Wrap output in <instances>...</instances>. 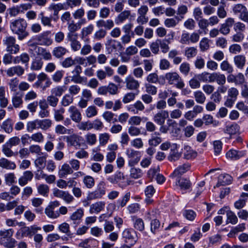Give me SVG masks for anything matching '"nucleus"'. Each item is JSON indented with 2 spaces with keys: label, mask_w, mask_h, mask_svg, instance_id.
Here are the masks:
<instances>
[{
  "label": "nucleus",
  "mask_w": 248,
  "mask_h": 248,
  "mask_svg": "<svg viewBox=\"0 0 248 248\" xmlns=\"http://www.w3.org/2000/svg\"><path fill=\"white\" fill-rule=\"evenodd\" d=\"M28 23L25 19L19 18L10 23V28L14 34L17 35L19 40H23L29 35L27 31Z\"/></svg>",
  "instance_id": "nucleus-1"
},
{
  "label": "nucleus",
  "mask_w": 248,
  "mask_h": 248,
  "mask_svg": "<svg viewBox=\"0 0 248 248\" xmlns=\"http://www.w3.org/2000/svg\"><path fill=\"white\" fill-rule=\"evenodd\" d=\"M14 233L12 229L0 231V244L7 248H14L16 241L12 237Z\"/></svg>",
  "instance_id": "nucleus-2"
},
{
  "label": "nucleus",
  "mask_w": 248,
  "mask_h": 248,
  "mask_svg": "<svg viewBox=\"0 0 248 248\" xmlns=\"http://www.w3.org/2000/svg\"><path fill=\"white\" fill-rule=\"evenodd\" d=\"M122 237L123 241L128 245L127 247L131 248L138 241L137 232L132 228L125 229L122 232Z\"/></svg>",
  "instance_id": "nucleus-3"
},
{
  "label": "nucleus",
  "mask_w": 248,
  "mask_h": 248,
  "mask_svg": "<svg viewBox=\"0 0 248 248\" xmlns=\"http://www.w3.org/2000/svg\"><path fill=\"white\" fill-rule=\"evenodd\" d=\"M165 78L170 85H173L178 89H182L185 86L183 80L179 75L175 72L167 73Z\"/></svg>",
  "instance_id": "nucleus-4"
},
{
  "label": "nucleus",
  "mask_w": 248,
  "mask_h": 248,
  "mask_svg": "<svg viewBox=\"0 0 248 248\" xmlns=\"http://www.w3.org/2000/svg\"><path fill=\"white\" fill-rule=\"evenodd\" d=\"M3 43L6 46V50L10 54H16L19 52L20 46L16 44L15 37H5L3 40Z\"/></svg>",
  "instance_id": "nucleus-5"
},
{
  "label": "nucleus",
  "mask_w": 248,
  "mask_h": 248,
  "mask_svg": "<svg viewBox=\"0 0 248 248\" xmlns=\"http://www.w3.org/2000/svg\"><path fill=\"white\" fill-rule=\"evenodd\" d=\"M107 180L111 183L117 184L121 187H124L130 185L131 181L125 180V177L121 172H117L115 174L108 177Z\"/></svg>",
  "instance_id": "nucleus-6"
},
{
  "label": "nucleus",
  "mask_w": 248,
  "mask_h": 248,
  "mask_svg": "<svg viewBox=\"0 0 248 248\" xmlns=\"http://www.w3.org/2000/svg\"><path fill=\"white\" fill-rule=\"evenodd\" d=\"M37 81L33 85L35 88H40L44 91L52 84V81L49 77L44 72L40 73L37 76Z\"/></svg>",
  "instance_id": "nucleus-7"
},
{
  "label": "nucleus",
  "mask_w": 248,
  "mask_h": 248,
  "mask_svg": "<svg viewBox=\"0 0 248 248\" xmlns=\"http://www.w3.org/2000/svg\"><path fill=\"white\" fill-rule=\"evenodd\" d=\"M125 154L128 159V165L129 167L134 166L139 163L140 159V152L132 148L126 149Z\"/></svg>",
  "instance_id": "nucleus-8"
},
{
  "label": "nucleus",
  "mask_w": 248,
  "mask_h": 248,
  "mask_svg": "<svg viewBox=\"0 0 248 248\" xmlns=\"http://www.w3.org/2000/svg\"><path fill=\"white\" fill-rule=\"evenodd\" d=\"M50 33V31H46L36 36L35 39L37 42V44L41 46H50L53 43V40Z\"/></svg>",
  "instance_id": "nucleus-9"
},
{
  "label": "nucleus",
  "mask_w": 248,
  "mask_h": 248,
  "mask_svg": "<svg viewBox=\"0 0 248 248\" xmlns=\"http://www.w3.org/2000/svg\"><path fill=\"white\" fill-rule=\"evenodd\" d=\"M53 194L55 197L62 199L67 203H70L74 200V197L67 191L55 188L53 190Z\"/></svg>",
  "instance_id": "nucleus-10"
},
{
  "label": "nucleus",
  "mask_w": 248,
  "mask_h": 248,
  "mask_svg": "<svg viewBox=\"0 0 248 248\" xmlns=\"http://www.w3.org/2000/svg\"><path fill=\"white\" fill-rule=\"evenodd\" d=\"M66 141L68 146H73L76 149H78L81 145V142L83 141V138L80 136L73 134L70 136H66Z\"/></svg>",
  "instance_id": "nucleus-11"
},
{
  "label": "nucleus",
  "mask_w": 248,
  "mask_h": 248,
  "mask_svg": "<svg viewBox=\"0 0 248 248\" xmlns=\"http://www.w3.org/2000/svg\"><path fill=\"white\" fill-rule=\"evenodd\" d=\"M247 154L246 150H237L232 149L226 153V156L230 160L236 161L246 156Z\"/></svg>",
  "instance_id": "nucleus-12"
},
{
  "label": "nucleus",
  "mask_w": 248,
  "mask_h": 248,
  "mask_svg": "<svg viewBox=\"0 0 248 248\" xmlns=\"http://www.w3.org/2000/svg\"><path fill=\"white\" fill-rule=\"evenodd\" d=\"M48 9L53 11L54 20L57 21L59 18V13L61 10H67L64 3H51L48 7Z\"/></svg>",
  "instance_id": "nucleus-13"
},
{
  "label": "nucleus",
  "mask_w": 248,
  "mask_h": 248,
  "mask_svg": "<svg viewBox=\"0 0 248 248\" xmlns=\"http://www.w3.org/2000/svg\"><path fill=\"white\" fill-rule=\"evenodd\" d=\"M124 82L126 88L129 90H137L140 87V82L131 76H127Z\"/></svg>",
  "instance_id": "nucleus-14"
},
{
  "label": "nucleus",
  "mask_w": 248,
  "mask_h": 248,
  "mask_svg": "<svg viewBox=\"0 0 248 248\" xmlns=\"http://www.w3.org/2000/svg\"><path fill=\"white\" fill-rule=\"evenodd\" d=\"M169 117V112L162 110L156 113L153 117L154 121L158 125L164 124L166 119Z\"/></svg>",
  "instance_id": "nucleus-15"
},
{
  "label": "nucleus",
  "mask_w": 248,
  "mask_h": 248,
  "mask_svg": "<svg viewBox=\"0 0 248 248\" xmlns=\"http://www.w3.org/2000/svg\"><path fill=\"white\" fill-rule=\"evenodd\" d=\"M71 119L76 123H79L82 119L81 114L79 110L74 106H70L68 110Z\"/></svg>",
  "instance_id": "nucleus-16"
},
{
  "label": "nucleus",
  "mask_w": 248,
  "mask_h": 248,
  "mask_svg": "<svg viewBox=\"0 0 248 248\" xmlns=\"http://www.w3.org/2000/svg\"><path fill=\"white\" fill-rule=\"evenodd\" d=\"M182 153L178 150V145L176 143L172 144L168 159L170 161H175L178 160L181 156Z\"/></svg>",
  "instance_id": "nucleus-17"
},
{
  "label": "nucleus",
  "mask_w": 248,
  "mask_h": 248,
  "mask_svg": "<svg viewBox=\"0 0 248 248\" xmlns=\"http://www.w3.org/2000/svg\"><path fill=\"white\" fill-rule=\"evenodd\" d=\"M104 69L105 70L100 69L96 72V76L100 80L105 79L107 77H111L114 74V70L110 67L105 66Z\"/></svg>",
  "instance_id": "nucleus-18"
},
{
  "label": "nucleus",
  "mask_w": 248,
  "mask_h": 248,
  "mask_svg": "<svg viewBox=\"0 0 248 248\" xmlns=\"http://www.w3.org/2000/svg\"><path fill=\"white\" fill-rule=\"evenodd\" d=\"M240 130L239 126L236 123H233L231 124L227 125L224 128L223 131L225 134L229 135V137H227L228 139H231L232 136L238 132Z\"/></svg>",
  "instance_id": "nucleus-19"
},
{
  "label": "nucleus",
  "mask_w": 248,
  "mask_h": 248,
  "mask_svg": "<svg viewBox=\"0 0 248 248\" xmlns=\"http://www.w3.org/2000/svg\"><path fill=\"white\" fill-rule=\"evenodd\" d=\"M83 216L84 210L81 208H79L71 215L69 218L73 222V224L77 225L80 222Z\"/></svg>",
  "instance_id": "nucleus-20"
},
{
  "label": "nucleus",
  "mask_w": 248,
  "mask_h": 248,
  "mask_svg": "<svg viewBox=\"0 0 248 248\" xmlns=\"http://www.w3.org/2000/svg\"><path fill=\"white\" fill-rule=\"evenodd\" d=\"M24 71L25 70L22 66L16 65L8 68L6 71V73L7 75L9 77H13L15 75H17L19 77L24 73Z\"/></svg>",
  "instance_id": "nucleus-21"
},
{
  "label": "nucleus",
  "mask_w": 248,
  "mask_h": 248,
  "mask_svg": "<svg viewBox=\"0 0 248 248\" xmlns=\"http://www.w3.org/2000/svg\"><path fill=\"white\" fill-rule=\"evenodd\" d=\"M105 206L104 201L97 202L90 205L89 212L91 214H98L105 209Z\"/></svg>",
  "instance_id": "nucleus-22"
},
{
  "label": "nucleus",
  "mask_w": 248,
  "mask_h": 248,
  "mask_svg": "<svg viewBox=\"0 0 248 248\" xmlns=\"http://www.w3.org/2000/svg\"><path fill=\"white\" fill-rule=\"evenodd\" d=\"M73 172L74 171L72 170L70 165L64 163L59 168L58 175L60 178H64L68 175L73 174Z\"/></svg>",
  "instance_id": "nucleus-23"
},
{
  "label": "nucleus",
  "mask_w": 248,
  "mask_h": 248,
  "mask_svg": "<svg viewBox=\"0 0 248 248\" xmlns=\"http://www.w3.org/2000/svg\"><path fill=\"white\" fill-rule=\"evenodd\" d=\"M33 177V173L30 170H27L23 172V175L18 179V184L23 186L27 185L28 182L31 181Z\"/></svg>",
  "instance_id": "nucleus-24"
},
{
  "label": "nucleus",
  "mask_w": 248,
  "mask_h": 248,
  "mask_svg": "<svg viewBox=\"0 0 248 248\" xmlns=\"http://www.w3.org/2000/svg\"><path fill=\"white\" fill-rule=\"evenodd\" d=\"M67 40L70 43V46L72 50L74 51H78L80 49L81 45L80 42L78 41V35L66 37Z\"/></svg>",
  "instance_id": "nucleus-25"
},
{
  "label": "nucleus",
  "mask_w": 248,
  "mask_h": 248,
  "mask_svg": "<svg viewBox=\"0 0 248 248\" xmlns=\"http://www.w3.org/2000/svg\"><path fill=\"white\" fill-rule=\"evenodd\" d=\"M48 155L46 153H44L41 155L37 156L34 160L35 166L39 169H43L46 166V158Z\"/></svg>",
  "instance_id": "nucleus-26"
},
{
  "label": "nucleus",
  "mask_w": 248,
  "mask_h": 248,
  "mask_svg": "<svg viewBox=\"0 0 248 248\" xmlns=\"http://www.w3.org/2000/svg\"><path fill=\"white\" fill-rule=\"evenodd\" d=\"M96 25L98 28H104L105 30H109L114 26V22L111 19L104 20L100 19L96 21Z\"/></svg>",
  "instance_id": "nucleus-27"
},
{
  "label": "nucleus",
  "mask_w": 248,
  "mask_h": 248,
  "mask_svg": "<svg viewBox=\"0 0 248 248\" xmlns=\"http://www.w3.org/2000/svg\"><path fill=\"white\" fill-rule=\"evenodd\" d=\"M30 59L29 55L28 53L24 52L22 53L20 55L15 57L13 59V62L15 64H18L21 62L22 64H25L27 65L28 64Z\"/></svg>",
  "instance_id": "nucleus-28"
},
{
  "label": "nucleus",
  "mask_w": 248,
  "mask_h": 248,
  "mask_svg": "<svg viewBox=\"0 0 248 248\" xmlns=\"http://www.w3.org/2000/svg\"><path fill=\"white\" fill-rule=\"evenodd\" d=\"M154 212H149L147 213V218L150 219L152 220L151 222V231L154 233H155L156 231L159 229L160 224V222L158 220L156 219H153V217H152V215H153Z\"/></svg>",
  "instance_id": "nucleus-29"
},
{
  "label": "nucleus",
  "mask_w": 248,
  "mask_h": 248,
  "mask_svg": "<svg viewBox=\"0 0 248 248\" xmlns=\"http://www.w3.org/2000/svg\"><path fill=\"white\" fill-rule=\"evenodd\" d=\"M226 81L225 76L218 72L212 73L211 83L216 82L218 85L225 84Z\"/></svg>",
  "instance_id": "nucleus-30"
},
{
  "label": "nucleus",
  "mask_w": 248,
  "mask_h": 248,
  "mask_svg": "<svg viewBox=\"0 0 248 248\" xmlns=\"http://www.w3.org/2000/svg\"><path fill=\"white\" fill-rule=\"evenodd\" d=\"M67 25L68 26V32L67 34L66 37L68 36H72L78 35V33H76V31L80 28V26L78 23H75L74 20H71Z\"/></svg>",
  "instance_id": "nucleus-31"
},
{
  "label": "nucleus",
  "mask_w": 248,
  "mask_h": 248,
  "mask_svg": "<svg viewBox=\"0 0 248 248\" xmlns=\"http://www.w3.org/2000/svg\"><path fill=\"white\" fill-rule=\"evenodd\" d=\"M190 168V165L189 163H185L179 166L173 171L171 174L172 176L176 177L179 175H181L184 173L188 171Z\"/></svg>",
  "instance_id": "nucleus-32"
},
{
  "label": "nucleus",
  "mask_w": 248,
  "mask_h": 248,
  "mask_svg": "<svg viewBox=\"0 0 248 248\" xmlns=\"http://www.w3.org/2000/svg\"><path fill=\"white\" fill-rule=\"evenodd\" d=\"M197 155V153L188 145H185L184 147V157L186 159H191L195 158Z\"/></svg>",
  "instance_id": "nucleus-33"
},
{
  "label": "nucleus",
  "mask_w": 248,
  "mask_h": 248,
  "mask_svg": "<svg viewBox=\"0 0 248 248\" xmlns=\"http://www.w3.org/2000/svg\"><path fill=\"white\" fill-rule=\"evenodd\" d=\"M68 52L66 48L62 46L55 47L52 50L53 55L57 59L63 57Z\"/></svg>",
  "instance_id": "nucleus-34"
},
{
  "label": "nucleus",
  "mask_w": 248,
  "mask_h": 248,
  "mask_svg": "<svg viewBox=\"0 0 248 248\" xmlns=\"http://www.w3.org/2000/svg\"><path fill=\"white\" fill-rule=\"evenodd\" d=\"M0 167L7 170H15L16 168V165L14 162L5 158H1L0 159Z\"/></svg>",
  "instance_id": "nucleus-35"
},
{
  "label": "nucleus",
  "mask_w": 248,
  "mask_h": 248,
  "mask_svg": "<svg viewBox=\"0 0 248 248\" xmlns=\"http://www.w3.org/2000/svg\"><path fill=\"white\" fill-rule=\"evenodd\" d=\"M131 197V193L130 192H126L124 195L116 201L117 206L119 208L124 207Z\"/></svg>",
  "instance_id": "nucleus-36"
},
{
  "label": "nucleus",
  "mask_w": 248,
  "mask_h": 248,
  "mask_svg": "<svg viewBox=\"0 0 248 248\" xmlns=\"http://www.w3.org/2000/svg\"><path fill=\"white\" fill-rule=\"evenodd\" d=\"M246 62V57L243 55H238L234 57V64L239 69H243L245 65Z\"/></svg>",
  "instance_id": "nucleus-37"
},
{
  "label": "nucleus",
  "mask_w": 248,
  "mask_h": 248,
  "mask_svg": "<svg viewBox=\"0 0 248 248\" xmlns=\"http://www.w3.org/2000/svg\"><path fill=\"white\" fill-rule=\"evenodd\" d=\"M176 185L180 187L181 190H185L189 189L191 186L190 181L186 178H180L176 182Z\"/></svg>",
  "instance_id": "nucleus-38"
},
{
  "label": "nucleus",
  "mask_w": 248,
  "mask_h": 248,
  "mask_svg": "<svg viewBox=\"0 0 248 248\" xmlns=\"http://www.w3.org/2000/svg\"><path fill=\"white\" fill-rule=\"evenodd\" d=\"M12 102L15 108H20L23 104L22 95L18 93H16L12 97Z\"/></svg>",
  "instance_id": "nucleus-39"
},
{
  "label": "nucleus",
  "mask_w": 248,
  "mask_h": 248,
  "mask_svg": "<svg viewBox=\"0 0 248 248\" xmlns=\"http://www.w3.org/2000/svg\"><path fill=\"white\" fill-rule=\"evenodd\" d=\"M248 198V194L246 193H243L241 195L240 198L234 202V207L237 209L243 208L246 204V202Z\"/></svg>",
  "instance_id": "nucleus-40"
},
{
  "label": "nucleus",
  "mask_w": 248,
  "mask_h": 248,
  "mask_svg": "<svg viewBox=\"0 0 248 248\" xmlns=\"http://www.w3.org/2000/svg\"><path fill=\"white\" fill-rule=\"evenodd\" d=\"M106 46L108 49L112 52L113 50H116L118 46H121V44L116 40L108 39L107 41Z\"/></svg>",
  "instance_id": "nucleus-41"
},
{
  "label": "nucleus",
  "mask_w": 248,
  "mask_h": 248,
  "mask_svg": "<svg viewBox=\"0 0 248 248\" xmlns=\"http://www.w3.org/2000/svg\"><path fill=\"white\" fill-rule=\"evenodd\" d=\"M131 12L129 10H124L116 18L115 22L118 24L123 23L129 18Z\"/></svg>",
  "instance_id": "nucleus-42"
},
{
  "label": "nucleus",
  "mask_w": 248,
  "mask_h": 248,
  "mask_svg": "<svg viewBox=\"0 0 248 248\" xmlns=\"http://www.w3.org/2000/svg\"><path fill=\"white\" fill-rule=\"evenodd\" d=\"M8 104V100L5 97V87H0V107L2 108H6Z\"/></svg>",
  "instance_id": "nucleus-43"
},
{
  "label": "nucleus",
  "mask_w": 248,
  "mask_h": 248,
  "mask_svg": "<svg viewBox=\"0 0 248 248\" xmlns=\"http://www.w3.org/2000/svg\"><path fill=\"white\" fill-rule=\"evenodd\" d=\"M43 64L44 62L41 58H35L31 62V69L33 71H39L42 69Z\"/></svg>",
  "instance_id": "nucleus-44"
},
{
  "label": "nucleus",
  "mask_w": 248,
  "mask_h": 248,
  "mask_svg": "<svg viewBox=\"0 0 248 248\" xmlns=\"http://www.w3.org/2000/svg\"><path fill=\"white\" fill-rule=\"evenodd\" d=\"M26 236H30L29 227H21L16 234V237L17 239H21Z\"/></svg>",
  "instance_id": "nucleus-45"
},
{
  "label": "nucleus",
  "mask_w": 248,
  "mask_h": 248,
  "mask_svg": "<svg viewBox=\"0 0 248 248\" xmlns=\"http://www.w3.org/2000/svg\"><path fill=\"white\" fill-rule=\"evenodd\" d=\"M132 220L133 221V226L135 229L140 232H142L144 230V223L141 218L133 217Z\"/></svg>",
  "instance_id": "nucleus-46"
},
{
  "label": "nucleus",
  "mask_w": 248,
  "mask_h": 248,
  "mask_svg": "<svg viewBox=\"0 0 248 248\" xmlns=\"http://www.w3.org/2000/svg\"><path fill=\"white\" fill-rule=\"evenodd\" d=\"M130 167V176L131 178L137 179L142 176L143 173L142 170L140 169L136 168L134 166Z\"/></svg>",
  "instance_id": "nucleus-47"
},
{
  "label": "nucleus",
  "mask_w": 248,
  "mask_h": 248,
  "mask_svg": "<svg viewBox=\"0 0 248 248\" xmlns=\"http://www.w3.org/2000/svg\"><path fill=\"white\" fill-rule=\"evenodd\" d=\"M13 125L12 120L8 118L3 122L1 127L6 133L9 134L13 130Z\"/></svg>",
  "instance_id": "nucleus-48"
},
{
  "label": "nucleus",
  "mask_w": 248,
  "mask_h": 248,
  "mask_svg": "<svg viewBox=\"0 0 248 248\" xmlns=\"http://www.w3.org/2000/svg\"><path fill=\"white\" fill-rule=\"evenodd\" d=\"M58 229L61 232L65 233L68 237H73V233L70 230V225L67 223L64 222L60 224L58 227Z\"/></svg>",
  "instance_id": "nucleus-49"
},
{
  "label": "nucleus",
  "mask_w": 248,
  "mask_h": 248,
  "mask_svg": "<svg viewBox=\"0 0 248 248\" xmlns=\"http://www.w3.org/2000/svg\"><path fill=\"white\" fill-rule=\"evenodd\" d=\"M181 20V19H180V17H178V16H176L175 18H167L164 21V25L168 28H174Z\"/></svg>",
  "instance_id": "nucleus-50"
},
{
  "label": "nucleus",
  "mask_w": 248,
  "mask_h": 248,
  "mask_svg": "<svg viewBox=\"0 0 248 248\" xmlns=\"http://www.w3.org/2000/svg\"><path fill=\"white\" fill-rule=\"evenodd\" d=\"M212 73H209L207 72H202L200 74L196 75V77L199 78L200 81L204 82L211 83Z\"/></svg>",
  "instance_id": "nucleus-51"
},
{
  "label": "nucleus",
  "mask_w": 248,
  "mask_h": 248,
  "mask_svg": "<svg viewBox=\"0 0 248 248\" xmlns=\"http://www.w3.org/2000/svg\"><path fill=\"white\" fill-rule=\"evenodd\" d=\"M37 53L38 55L42 56L45 60H50L52 59V56L50 52L43 47H37Z\"/></svg>",
  "instance_id": "nucleus-52"
},
{
  "label": "nucleus",
  "mask_w": 248,
  "mask_h": 248,
  "mask_svg": "<svg viewBox=\"0 0 248 248\" xmlns=\"http://www.w3.org/2000/svg\"><path fill=\"white\" fill-rule=\"evenodd\" d=\"M83 183L86 188H92L95 185L94 178L90 175L84 176L83 179Z\"/></svg>",
  "instance_id": "nucleus-53"
},
{
  "label": "nucleus",
  "mask_w": 248,
  "mask_h": 248,
  "mask_svg": "<svg viewBox=\"0 0 248 248\" xmlns=\"http://www.w3.org/2000/svg\"><path fill=\"white\" fill-rule=\"evenodd\" d=\"M38 120H34L27 122L26 124V129L28 132H32L33 130L39 129Z\"/></svg>",
  "instance_id": "nucleus-54"
},
{
  "label": "nucleus",
  "mask_w": 248,
  "mask_h": 248,
  "mask_svg": "<svg viewBox=\"0 0 248 248\" xmlns=\"http://www.w3.org/2000/svg\"><path fill=\"white\" fill-rule=\"evenodd\" d=\"M39 128L43 130L49 129L52 125V121L49 119L38 120Z\"/></svg>",
  "instance_id": "nucleus-55"
},
{
  "label": "nucleus",
  "mask_w": 248,
  "mask_h": 248,
  "mask_svg": "<svg viewBox=\"0 0 248 248\" xmlns=\"http://www.w3.org/2000/svg\"><path fill=\"white\" fill-rule=\"evenodd\" d=\"M194 96L195 101L199 104H202L206 100V96L204 94L200 91L194 92Z\"/></svg>",
  "instance_id": "nucleus-56"
},
{
  "label": "nucleus",
  "mask_w": 248,
  "mask_h": 248,
  "mask_svg": "<svg viewBox=\"0 0 248 248\" xmlns=\"http://www.w3.org/2000/svg\"><path fill=\"white\" fill-rule=\"evenodd\" d=\"M65 91V87L64 86H58L51 90V94L53 96L60 97Z\"/></svg>",
  "instance_id": "nucleus-57"
},
{
  "label": "nucleus",
  "mask_w": 248,
  "mask_h": 248,
  "mask_svg": "<svg viewBox=\"0 0 248 248\" xmlns=\"http://www.w3.org/2000/svg\"><path fill=\"white\" fill-rule=\"evenodd\" d=\"M46 215L51 218H56L60 216V214L58 212H55L54 209L51 206H47L45 211Z\"/></svg>",
  "instance_id": "nucleus-58"
},
{
  "label": "nucleus",
  "mask_w": 248,
  "mask_h": 248,
  "mask_svg": "<svg viewBox=\"0 0 248 248\" xmlns=\"http://www.w3.org/2000/svg\"><path fill=\"white\" fill-rule=\"evenodd\" d=\"M37 191L39 194L44 196H48L49 188V186L46 184H40L37 186Z\"/></svg>",
  "instance_id": "nucleus-59"
},
{
  "label": "nucleus",
  "mask_w": 248,
  "mask_h": 248,
  "mask_svg": "<svg viewBox=\"0 0 248 248\" xmlns=\"http://www.w3.org/2000/svg\"><path fill=\"white\" fill-rule=\"evenodd\" d=\"M97 109L94 106L88 107L85 110L86 116L87 118L94 117L97 114Z\"/></svg>",
  "instance_id": "nucleus-60"
},
{
  "label": "nucleus",
  "mask_w": 248,
  "mask_h": 248,
  "mask_svg": "<svg viewBox=\"0 0 248 248\" xmlns=\"http://www.w3.org/2000/svg\"><path fill=\"white\" fill-rule=\"evenodd\" d=\"M65 109L63 108H61L60 109H54V117L55 120L57 121H61L64 119L63 115L64 113Z\"/></svg>",
  "instance_id": "nucleus-61"
},
{
  "label": "nucleus",
  "mask_w": 248,
  "mask_h": 248,
  "mask_svg": "<svg viewBox=\"0 0 248 248\" xmlns=\"http://www.w3.org/2000/svg\"><path fill=\"white\" fill-rule=\"evenodd\" d=\"M55 131L57 134H70L72 132V129H67L62 125L58 124L56 126Z\"/></svg>",
  "instance_id": "nucleus-62"
},
{
  "label": "nucleus",
  "mask_w": 248,
  "mask_h": 248,
  "mask_svg": "<svg viewBox=\"0 0 248 248\" xmlns=\"http://www.w3.org/2000/svg\"><path fill=\"white\" fill-rule=\"evenodd\" d=\"M86 141L89 145H94L97 141L96 136L95 134L88 133L85 136Z\"/></svg>",
  "instance_id": "nucleus-63"
},
{
  "label": "nucleus",
  "mask_w": 248,
  "mask_h": 248,
  "mask_svg": "<svg viewBox=\"0 0 248 248\" xmlns=\"http://www.w3.org/2000/svg\"><path fill=\"white\" fill-rule=\"evenodd\" d=\"M220 68L223 71L231 74L233 71L232 66L227 61H223L220 64Z\"/></svg>",
  "instance_id": "nucleus-64"
}]
</instances>
